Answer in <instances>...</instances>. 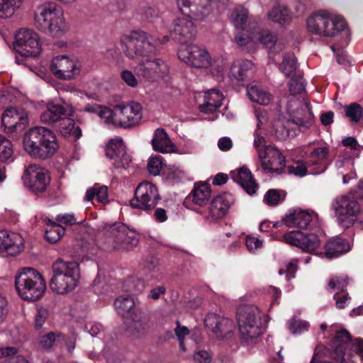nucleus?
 <instances>
[{"mask_svg": "<svg viewBox=\"0 0 363 363\" xmlns=\"http://www.w3.org/2000/svg\"><path fill=\"white\" fill-rule=\"evenodd\" d=\"M25 151L33 159L45 160L51 158L57 150L55 133L50 129L36 126L26 132L23 139Z\"/></svg>", "mask_w": 363, "mask_h": 363, "instance_id": "f257e3e1", "label": "nucleus"}, {"mask_svg": "<svg viewBox=\"0 0 363 363\" xmlns=\"http://www.w3.org/2000/svg\"><path fill=\"white\" fill-rule=\"evenodd\" d=\"M15 287L18 296L28 301H35L44 295L46 283L36 269L24 267L18 270L15 278Z\"/></svg>", "mask_w": 363, "mask_h": 363, "instance_id": "f03ea898", "label": "nucleus"}, {"mask_svg": "<svg viewBox=\"0 0 363 363\" xmlns=\"http://www.w3.org/2000/svg\"><path fill=\"white\" fill-rule=\"evenodd\" d=\"M52 277L50 281V289L60 294L72 291L77 286L80 272L77 262L57 259L52 266Z\"/></svg>", "mask_w": 363, "mask_h": 363, "instance_id": "7ed1b4c3", "label": "nucleus"}, {"mask_svg": "<svg viewBox=\"0 0 363 363\" xmlns=\"http://www.w3.org/2000/svg\"><path fill=\"white\" fill-rule=\"evenodd\" d=\"M36 27L54 37H61L67 30L62 13L53 3L39 6L35 13Z\"/></svg>", "mask_w": 363, "mask_h": 363, "instance_id": "20e7f679", "label": "nucleus"}, {"mask_svg": "<svg viewBox=\"0 0 363 363\" xmlns=\"http://www.w3.org/2000/svg\"><path fill=\"white\" fill-rule=\"evenodd\" d=\"M142 106L138 102L121 103L114 106V110L104 109L106 122L115 126L130 128L139 124L143 118Z\"/></svg>", "mask_w": 363, "mask_h": 363, "instance_id": "39448f33", "label": "nucleus"}, {"mask_svg": "<svg viewBox=\"0 0 363 363\" xmlns=\"http://www.w3.org/2000/svg\"><path fill=\"white\" fill-rule=\"evenodd\" d=\"M123 52L131 60L148 58L155 55L156 48L150 41V35L143 30L132 31L121 43Z\"/></svg>", "mask_w": 363, "mask_h": 363, "instance_id": "423d86ee", "label": "nucleus"}, {"mask_svg": "<svg viewBox=\"0 0 363 363\" xmlns=\"http://www.w3.org/2000/svg\"><path fill=\"white\" fill-rule=\"evenodd\" d=\"M240 338L248 342L261 333V317L259 310L254 306H244L239 308L237 314Z\"/></svg>", "mask_w": 363, "mask_h": 363, "instance_id": "0eeeda50", "label": "nucleus"}, {"mask_svg": "<svg viewBox=\"0 0 363 363\" xmlns=\"http://www.w3.org/2000/svg\"><path fill=\"white\" fill-rule=\"evenodd\" d=\"M306 24L310 33L327 37L335 36L347 28L346 22L341 17L330 18L320 14L309 17Z\"/></svg>", "mask_w": 363, "mask_h": 363, "instance_id": "6e6552de", "label": "nucleus"}, {"mask_svg": "<svg viewBox=\"0 0 363 363\" xmlns=\"http://www.w3.org/2000/svg\"><path fill=\"white\" fill-rule=\"evenodd\" d=\"M160 199L157 186L148 182H143L136 188L130 204L133 208L147 212L155 208Z\"/></svg>", "mask_w": 363, "mask_h": 363, "instance_id": "1a4fd4ad", "label": "nucleus"}, {"mask_svg": "<svg viewBox=\"0 0 363 363\" xmlns=\"http://www.w3.org/2000/svg\"><path fill=\"white\" fill-rule=\"evenodd\" d=\"M287 113L290 116L289 120L301 131L307 130L313 123V114L303 99L292 97L287 104Z\"/></svg>", "mask_w": 363, "mask_h": 363, "instance_id": "9d476101", "label": "nucleus"}, {"mask_svg": "<svg viewBox=\"0 0 363 363\" xmlns=\"http://www.w3.org/2000/svg\"><path fill=\"white\" fill-rule=\"evenodd\" d=\"M333 206L340 223L345 228L353 224L360 211V204L351 196L337 197Z\"/></svg>", "mask_w": 363, "mask_h": 363, "instance_id": "9b49d317", "label": "nucleus"}, {"mask_svg": "<svg viewBox=\"0 0 363 363\" xmlns=\"http://www.w3.org/2000/svg\"><path fill=\"white\" fill-rule=\"evenodd\" d=\"M22 180L23 184L35 194L44 192L50 182L48 172L35 164H30L25 169Z\"/></svg>", "mask_w": 363, "mask_h": 363, "instance_id": "f8f14e48", "label": "nucleus"}, {"mask_svg": "<svg viewBox=\"0 0 363 363\" xmlns=\"http://www.w3.org/2000/svg\"><path fill=\"white\" fill-rule=\"evenodd\" d=\"M135 72L138 77L153 82L163 78L168 73V66L160 58L148 57L135 66Z\"/></svg>", "mask_w": 363, "mask_h": 363, "instance_id": "ddd939ff", "label": "nucleus"}, {"mask_svg": "<svg viewBox=\"0 0 363 363\" xmlns=\"http://www.w3.org/2000/svg\"><path fill=\"white\" fill-rule=\"evenodd\" d=\"M192 20L194 19L189 17V14L174 19L170 28L172 39L182 45H186L194 40L196 36L197 30Z\"/></svg>", "mask_w": 363, "mask_h": 363, "instance_id": "4468645a", "label": "nucleus"}, {"mask_svg": "<svg viewBox=\"0 0 363 363\" xmlns=\"http://www.w3.org/2000/svg\"><path fill=\"white\" fill-rule=\"evenodd\" d=\"M18 52L24 57H37L41 51L40 38L35 32L22 28L16 34Z\"/></svg>", "mask_w": 363, "mask_h": 363, "instance_id": "2eb2a0df", "label": "nucleus"}, {"mask_svg": "<svg viewBox=\"0 0 363 363\" xmlns=\"http://www.w3.org/2000/svg\"><path fill=\"white\" fill-rule=\"evenodd\" d=\"M178 57L195 67H206L210 65L208 52L193 44L182 45L178 50Z\"/></svg>", "mask_w": 363, "mask_h": 363, "instance_id": "dca6fc26", "label": "nucleus"}, {"mask_svg": "<svg viewBox=\"0 0 363 363\" xmlns=\"http://www.w3.org/2000/svg\"><path fill=\"white\" fill-rule=\"evenodd\" d=\"M128 228L123 224L116 223L111 225H106L101 238L104 249L113 251L121 249L123 240L127 236Z\"/></svg>", "mask_w": 363, "mask_h": 363, "instance_id": "f3484780", "label": "nucleus"}, {"mask_svg": "<svg viewBox=\"0 0 363 363\" xmlns=\"http://www.w3.org/2000/svg\"><path fill=\"white\" fill-rule=\"evenodd\" d=\"M283 240L285 242L309 253L314 252L320 245V240L315 233L291 231L283 235Z\"/></svg>", "mask_w": 363, "mask_h": 363, "instance_id": "a211bd4d", "label": "nucleus"}, {"mask_svg": "<svg viewBox=\"0 0 363 363\" xmlns=\"http://www.w3.org/2000/svg\"><path fill=\"white\" fill-rule=\"evenodd\" d=\"M106 155L113 161L116 168H127L132 161L121 138L111 139L106 147Z\"/></svg>", "mask_w": 363, "mask_h": 363, "instance_id": "6ab92c4d", "label": "nucleus"}, {"mask_svg": "<svg viewBox=\"0 0 363 363\" xmlns=\"http://www.w3.org/2000/svg\"><path fill=\"white\" fill-rule=\"evenodd\" d=\"M74 112L73 106L65 101L60 104L49 102L46 110L41 114L40 119L44 123H60L62 120L72 116Z\"/></svg>", "mask_w": 363, "mask_h": 363, "instance_id": "aec40b11", "label": "nucleus"}, {"mask_svg": "<svg viewBox=\"0 0 363 363\" xmlns=\"http://www.w3.org/2000/svg\"><path fill=\"white\" fill-rule=\"evenodd\" d=\"M264 171L279 174L282 172L285 160L282 154L274 146L269 147L258 156Z\"/></svg>", "mask_w": 363, "mask_h": 363, "instance_id": "412c9836", "label": "nucleus"}, {"mask_svg": "<svg viewBox=\"0 0 363 363\" xmlns=\"http://www.w3.org/2000/svg\"><path fill=\"white\" fill-rule=\"evenodd\" d=\"M220 0H177L179 7L189 9V17L194 21H201L211 11L212 6Z\"/></svg>", "mask_w": 363, "mask_h": 363, "instance_id": "4be33fe9", "label": "nucleus"}, {"mask_svg": "<svg viewBox=\"0 0 363 363\" xmlns=\"http://www.w3.org/2000/svg\"><path fill=\"white\" fill-rule=\"evenodd\" d=\"M50 69L54 75L61 79H70L79 72L77 62L65 55L55 57Z\"/></svg>", "mask_w": 363, "mask_h": 363, "instance_id": "5701e85b", "label": "nucleus"}, {"mask_svg": "<svg viewBox=\"0 0 363 363\" xmlns=\"http://www.w3.org/2000/svg\"><path fill=\"white\" fill-rule=\"evenodd\" d=\"M24 249V240L21 235L6 230H0V252L15 256Z\"/></svg>", "mask_w": 363, "mask_h": 363, "instance_id": "b1692460", "label": "nucleus"}, {"mask_svg": "<svg viewBox=\"0 0 363 363\" xmlns=\"http://www.w3.org/2000/svg\"><path fill=\"white\" fill-rule=\"evenodd\" d=\"M125 330L130 337H139L150 328V316L144 312H138L125 320Z\"/></svg>", "mask_w": 363, "mask_h": 363, "instance_id": "393cba45", "label": "nucleus"}, {"mask_svg": "<svg viewBox=\"0 0 363 363\" xmlns=\"http://www.w3.org/2000/svg\"><path fill=\"white\" fill-rule=\"evenodd\" d=\"M204 323L207 328L219 337H223L231 333L233 329L232 320L216 313H208L204 319Z\"/></svg>", "mask_w": 363, "mask_h": 363, "instance_id": "a878e982", "label": "nucleus"}, {"mask_svg": "<svg viewBox=\"0 0 363 363\" xmlns=\"http://www.w3.org/2000/svg\"><path fill=\"white\" fill-rule=\"evenodd\" d=\"M233 202V199L230 194H223L214 197L208 206V214L206 218L212 220L223 218Z\"/></svg>", "mask_w": 363, "mask_h": 363, "instance_id": "bb28decb", "label": "nucleus"}, {"mask_svg": "<svg viewBox=\"0 0 363 363\" xmlns=\"http://www.w3.org/2000/svg\"><path fill=\"white\" fill-rule=\"evenodd\" d=\"M351 344V336L346 330H342L336 333L331 342L332 356L337 362H344L347 349Z\"/></svg>", "mask_w": 363, "mask_h": 363, "instance_id": "cd10ccee", "label": "nucleus"}, {"mask_svg": "<svg viewBox=\"0 0 363 363\" xmlns=\"http://www.w3.org/2000/svg\"><path fill=\"white\" fill-rule=\"evenodd\" d=\"M311 221L312 215L304 210H295L283 218V222L286 226L300 229H306Z\"/></svg>", "mask_w": 363, "mask_h": 363, "instance_id": "c85d7f7f", "label": "nucleus"}, {"mask_svg": "<svg viewBox=\"0 0 363 363\" xmlns=\"http://www.w3.org/2000/svg\"><path fill=\"white\" fill-rule=\"evenodd\" d=\"M252 68L253 64L249 60L238 61L231 65L229 77L233 82H242L249 78Z\"/></svg>", "mask_w": 363, "mask_h": 363, "instance_id": "c756f323", "label": "nucleus"}, {"mask_svg": "<svg viewBox=\"0 0 363 363\" xmlns=\"http://www.w3.org/2000/svg\"><path fill=\"white\" fill-rule=\"evenodd\" d=\"M325 257L331 259L337 257L350 250L349 242L340 237L329 240L324 245Z\"/></svg>", "mask_w": 363, "mask_h": 363, "instance_id": "7c9ffc66", "label": "nucleus"}, {"mask_svg": "<svg viewBox=\"0 0 363 363\" xmlns=\"http://www.w3.org/2000/svg\"><path fill=\"white\" fill-rule=\"evenodd\" d=\"M211 195V186L205 182H198L194 184V189L188 196L194 204L202 206L208 203Z\"/></svg>", "mask_w": 363, "mask_h": 363, "instance_id": "2f4dec72", "label": "nucleus"}, {"mask_svg": "<svg viewBox=\"0 0 363 363\" xmlns=\"http://www.w3.org/2000/svg\"><path fill=\"white\" fill-rule=\"evenodd\" d=\"M233 179L247 194H253L256 192L258 185L255 182L251 172L246 167L240 168L238 173L233 176Z\"/></svg>", "mask_w": 363, "mask_h": 363, "instance_id": "473e14b6", "label": "nucleus"}, {"mask_svg": "<svg viewBox=\"0 0 363 363\" xmlns=\"http://www.w3.org/2000/svg\"><path fill=\"white\" fill-rule=\"evenodd\" d=\"M223 95L219 90L211 89L206 92L204 102L199 109L204 113H211L222 105Z\"/></svg>", "mask_w": 363, "mask_h": 363, "instance_id": "72a5a7b5", "label": "nucleus"}, {"mask_svg": "<svg viewBox=\"0 0 363 363\" xmlns=\"http://www.w3.org/2000/svg\"><path fill=\"white\" fill-rule=\"evenodd\" d=\"M151 143L153 150L161 153L169 152L174 147L167 133L162 128L155 130Z\"/></svg>", "mask_w": 363, "mask_h": 363, "instance_id": "f704fd0d", "label": "nucleus"}, {"mask_svg": "<svg viewBox=\"0 0 363 363\" xmlns=\"http://www.w3.org/2000/svg\"><path fill=\"white\" fill-rule=\"evenodd\" d=\"M58 132L65 138L72 135L76 140L82 136V130L79 126L75 127V123L70 117L62 120L58 124Z\"/></svg>", "mask_w": 363, "mask_h": 363, "instance_id": "c9c22d12", "label": "nucleus"}, {"mask_svg": "<svg viewBox=\"0 0 363 363\" xmlns=\"http://www.w3.org/2000/svg\"><path fill=\"white\" fill-rule=\"evenodd\" d=\"M114 305L118 313L123 317L130 318L134 313H133V309L135 306L133 299L128 296H119L115 301Z\"/></svg>", "mask_w": 363, "mask_h": 363, "instance_id": "e433bc0d", "label": "nucleus"}, {"mask_svg": "<svg viewBox=\"0 0 363 363\" xmlns=\"http://www.w3.org/2000/svg\"><path fill=\"white\" fill-rule=\"evenodd\" d=\"M268 17L274 22L284 26L289 24L291 20L289 10L284 6L274 7L269 13Z\"/></svg>", "mask_w": 363, "mask_h": 363, "instance_id": "4c0bfd02", "label": "nucleus"}, {"mask_svg": "<svg viewBox=\"0 0 363 363\" xmlns=\"http://www.w3.org/2000/svg\"><path fill=\"white\" fill-rule=\"evenodd\" d=\"M247 94L250 99L262 106H267L272 101V96L257 86H247Z\"/></svg>", "mask_w": 363, "mask_h": 363, "instance_id": "58836bf2", "label": "nucleus"}, {"mask_svg": "<svg viewBox=\"0 0 363 363\" xmlns=\"http://www.w3.org/2000/svg\"><path fill=\"white\" fill-rule=\"evenodd\" d=\"M297 61L294 53H286L283 57L282 62L279 65V69L287 77L296 74Z\"/></svg>", "mask_w": 363, "mask_h": 363, "instance_id": "ea45409f", "label": "nucleus"}, {"mask_svg": "<svg viewBox=\"0 0 363 363\" xmlns=\"http://www.w3.org/2000/svg\"><path fill=\"white\" fill-rule=\"evenodd\" d=\"M99 202L106 203L108 202V188L106 186H99L95 184L93 187L86 190L84 199L91 201L94 197Z\"/></svg>", "mask_w": 363, "mask_h": 363, "instance_id": "a19ab883", "label": "nucleus"}, {"mask_svg": "<svg viewBox=\"0 0 363 363\" xmlns=\"http://www.w3.org/2000/svg\"><path fill=\"white\" fill-rule=\"evenodd\" d=\"M45 231V238L51 243L57 242L65 234V228L60 224L49 221Z\"/></svg>", "mask_w": 363, "mask_h": 363, "instance_id": "79ce46f5", "label": "nucleus"}, {"mask_svg": "<svg viewBox=\"0 0 363 363\" xmlns=\"http://www.w3.org/2000/svg\"><path fill=\"white\" fill-rule=\"evenodd\" d=\"M22 0H0V17L9 18L18 9Z\"/></svg>", "mask_w": 363, "mask_h": 363, "instance_id": "37998d69", "label": "nucleus"}, {"mask_svg": "<svg viewBox=\"0 0 363 363\" xmlns=\"http://www.w3.org/2000/svg\"><path fill=\"white\" fill-rule=\"evenodd\" d=\"M345 111V116L351 122L357 123L362 118L363 108L357 103H352L342 107Z\"/></svg>", "mask_w": 363, "mask_h": 363, "instance_id": "c03bdc74", "label": "nucleus"}, {"mask_svg": "<svg viewBox=\"0 0 363 363\" xmlns=\"http://www.w3.org/2000/svg\"><path fill=\"white\" fill-rule=\"evenodd\" d=\"M13 147L11 141L5 136L0 135V161H12Z\"/></svg>", "mask_w": 363, "mask_h": 363, "instance_id": "a18cd8bd", "label": "nucleus"}, {"mask_svg": "<svg viewBox=\"0 0 363 363\" xmlns=\"http://www.w3.org/2000/svg\"><path fill=\"white\" fill-rule=\"evenodd\" d=\"M291 122L288 120L284 124H277L275 128V136L278 140H284L289 137H293L296 135V133L290 130Z\"/></svg>", "mask_w": 363, "mask_h": 363, "instance_id": "49530a36", "label": "nucleus"}, {"mask_svg": "<svg viewBox=\"0 0 363 363\" xmlns=\"http://www.w3.org/2000/svg\"><path fill=\"white\" fill-rule=\"evenodd\" d=\"M248 11L242 6L237 7L233 13V24L238 29L242 30L246 23Z\"/></svg>", "mask_w": 363, "mask_h": 363, "instance_id": "de8ad7c7", "label": "nucleus"}, {"mask_svg": "<svg viewBox=\"0 0 363 363\" xmlns=\"http://www.w3.org/2000/svg\"><path fill=\"white\" fill-rule=\"evenodd\" d=\"M291 79L289 82V89L292 95H295L299 94L305 90V84L302 81V77L301 76H294L291 77Z\"/></svg>", "mask_w": 363, "mask_h": 363, "instance_id": "09e8293b", "label": "nucleus"}, {"mask_svg": "<svg viewBox=\"0 0 363 363\" xmlns=\"http://www.w3.org/2000/svg\"><path fill=\"white\" fill-rule=\"evenodd\" d=\"M138 243V238L135 231L128 229L127 236L123 240L121 249L130 250L135 247Z\"/></svg>", "mask_w": 363, "mask_h": 363, "instance_id": "8fccbe9b", "label": "nucleus"}, {"mask_svg": "<svg viewBox=\"0 0 363 363\" xmlns=\"http://www.w3.org/2000/svg\"><path fill=\"white\" fill-rule=\"evenodd\" d=\"M56 337V334L53 332L41 336L38 342L39 347L45 350L50 349L55 341Z\"/></svg>", "mask_w": 363, "mask_h": 363, "instance_id": "3c124183", "label": "nucleus"}, {"mask_svg": "<svg viewBox=\"0 0 363 363\" xmlns=\"http://www.w3.org/2000/svg\"><path fill=\"white\" fill-rule=\"evenodd\" d=\"M255 138L253 145L256 149L258 156L259 153L263 152L267 147H272L271 145H267V141L258 131H255L254 134Z\"/></svg>", "mask_w": 363, "mask_h": 363, "instance_id": "603ef678", "label": "nucleus"}, {"mask_svg": "<svg viewBox=\"0 0 363 363\" xmlns=\"http://www.w3.org/2000/svg\"><path fill=\"white\" fill-rule=\"evenodd\" d=\"M347 284L348 277L347 276L345 277H333L328 282V286L330 289L341 291H343L344 289L347 287Z\"/></svg>", "mask_w": 363, "mask_h": 363, "instance_id": "864d4df0", "label": "nucleus"}, {"mask_svg": "<svg viewBox=\"0 0 363 363\" xmlns=\"http://www.w3.org/2000/svg\"><path fill=\"white\" fill-rule=\"evenodd\" d=\"M281 200V195L277 189H269L267 191L264 195V202L272 206H274L279 204Z\"/></svg>", "mask_w": 363, "mask_h": 363, "instance_id": "5fc2aeb1", "label": "nucleus"}, {"mask_svg": "<svg viewBox=\"0 0 363 363\" xmlns=\"http://www.w3.org/2000/svg\"><path fill=\"white\" fill-rule=\"evenodd\" d=\"M309 324L307 322L293 318L290 322L289 329L292 333L296 334L307 330Z\"/></svg>", "mask_w": 363, "mask_h": 363, "instance_id": "6e6d98bb", "label": "nucleus"}, {"mask_svg": "<svg viewBox=\"0 0 363 363\" xmlns=\"http://www.w3.org/2000/svg\"><path fill=\"white\" fill-rule=\"evenodd\" d=\"M148 172L153 176L160 174L162 169V161L160 157H151L147 164Z\"/></svg>", "mask_w": 363, "mask_h": 363, "instance_id": "4d7b16f0", "label": "nucleus"}, {"mask_svg": "<svg viewBox=\"0 0 363 363\" xmlns=\"http://www.w3.org/2000/svg\"><path fill=\"white\" fill-rule=\"evenodd\" d=\"M16 119H18V114L16 113L15 111H13L12 109L6 110L3 114L1 118L2 123L4 125L9 124L10 127L16 126L17 122L16 121Z\"/></svg>", "mask_w": 363, "mask_h": 363, "instance_id": "13d9d810", "label": "nucleus"}, {"mask_svg": "<svg viewBox=\"0 0 363 363\" xmlns=\"http://www.w3.org/2000/svg\"><path fill=\"white\" fill-rule=\"evenodd\" d=\"M49 315V311L48 309L44 308H40L35 316V327L37 329H40L43 327Z\"/></svg>", "mask_w": 363, "mask_h": 363, "instance_id": "bf43d9fd", "label": "nucleus"}, {"mask_svg": "<svg viewBox=\"0 0 363 363\" xmlns=\"http://www.w3.org/2000/svg\"><path fill=\"white\" fill-rule=\"evenodd\" d=\"M329 154V148L328 147H322L315 148L311 152V157L314 159L315 162H320L325 160Z\"/></svg>", "mask_w": 363, "mask_h": 363, "instance_id": "052dcab7", "label": "nucleus"}, {"mask_svg": "<svg viewBox=\"0 0 363 363\" xmlns=\"http://www.w3.org/2000/svg\"><path fill=\"white\" fill-rule=\"evenodd\" d=\"M56 220L58 223V224H65V225H75L82 223V221H77V218H75L74 214H63V215H58L56 218Z\"/></svg>", "mask_w": 363, "mask_h": 363, "instance_id": "680f3d73", "label": "nucleus"}, {"mask_svg": "<svg viewBox=\"0 0 363 363\" xmlns=\"http://www.w3.org/2000/svg\"><path fill=\"white\" fill-rule=\"evenodd\" d=\"M194 359L198 363H210L212 359V355L210 352L204 350H199L195 352Z\"/></svg>", "mask_w": 363, "mask_h": 363, "instance_id": "e2e57ef3", "label": "nucleus"}, {"mask_svg": "<svg viewBox=\"0 0 363 363\" xmlns=\"http://www.w3.org/2000/svg\"><path fill=\"white\" fill-rule=\"evenodd\" d=\"M259 40L266 48L271 49L275 45L277 37L270 33H265L261 35Z\"/></svg>", "mask_w": 363, "mask_h": 363, "instance_id": "0e129e2a", "label": "nucleus"}, {"mask_svg": "<svg viewBox=\"0 0 363 363\" xmlns=\"http://www.w3.org/2000/svg\"><path fill=\"white\" fill-rule=\"evenodd\" d=\"M246 246L250 252H254L262 245V242L257 238L247 236L246 238Z\"/></svg>", "mask_w": 363, "mask_h": 363, "instance_id": "69168bd1", "label": "nucleus"}, {"mask_svg": "<svg viewBox=\"0 0 363 363\" xmlns=\"http://www.w3.org/2000/svg\"><path fill=\"white\" fill-rule=\"evenodd\" d=\"M121 77L123 81L131 87H135L138 84L135 75L129 70L123 71L121 72Z\"/></svg>", "mask_w": 363, "mask_h": 363, "instance_id": "338daca9", "label": "nucleus"}, {"mask_svg": "<svg viewBox=\"0 0 363 363\" xmlns=\"http://www.w3.org/2000/svg\"><path fill=\"white\" fill-rule=\"evenodd\" d=\"M159 265V259L152 255L148 256L144 262V267L149 271H155Z\"/></svg>", "mask_w": 363, "mask_h": 363, "instance_id": "774afa93", "label": "nucleus"}]
</instances>
